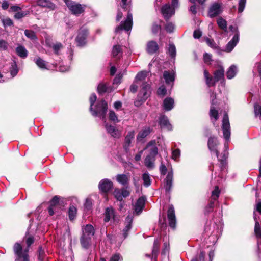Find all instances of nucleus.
Masks as SVG:
<instances>
[{"label":"nucleus","instance_id":"1","mask_svg":"<svg viewBox=\"0 0 261 261\" xmlns=\"http://www.w3.org/2000/svg\"><path fill=\"white\" fill-rule=\"evenodd\" d=\"M222 129L224 138L226 141L224 144L225 150L221 154L222 158H220V168L221 170L225 169L226 165V159L228 156V142L229 141L230 137V127L228 116L227 113H225L222 121Z\"/></svg>","mask_w":261,"mask_h":261},{"label":"nucleus","instance_id":"2","mask_svg":"<svg viewBox=\"0 0 261 261\" xmlns=\"http://www.w3.org/2000/svg\"><path fill=\"white\" fill-rule=\"evenodd\" d=\"M147 72L145 71H142L139 72L136 76L135 82H138L140 84L142 82V88L140 90L138 96L137 100L135 101V105L138 106L139 102H144L150 96V85L146 82H144L146 77Z\"/></svg>","mask_w":261,"mask_h":261},{"label":"nucleus","instance_id":"3","mask_svg":"<svg viewBox=\"0 0 261 261\" xmlns=\"http://www.w3.org/2000/svg\"><path fill=\"white\" fill-rule=\"evenodd\" d=\"M96 98L97 97L95 94L93 93L91 95L89 98L90 110L93 116L99 117L103 120L105 118L106 113L108 109V105L105 100H101L97 102L95 108L94 109L93 106Z\"/></svg>","mask_w":261,"mask_h":261},{"label":"nucleus","instance_id":"4","mask_svg":"<svg viewBox=\"0 0 261 261\" xmlns=\"http://www.w3.org/2000/svg\"><path fill=\"white\" fill-rule=\"evenodd\" d=\"M34 242L33 237L27 238L26 243L27 247L24 250L22 249L21 245L19 243H16L13 247V251L15 256V261H29L28 251L29 247Z\"/></svg>","mask_w":261,"mask_h":261},{"label":"nucleus","instance_id":"5","mask_svg":"<svg viewBox=\"0 0 261 261\" xmlns=\"http://www.w3.org/2000/svg\"><path fill=\"white\" fill-rule=\"evenodd\" d=\"M148 154L144 160V165L149 169H152L154 167L155 156L158 153V149L155 145V141H151L147 146Z\"/></svg>","mask_w":261,"mask_h":261},{"label":"nucleus","instance_id":"6","mask_svg":"<svg viewBox=\"0 0 261 261\" xmlns=\"http://www.w3.org/2000/svg\"><path fill=\"white\" fill-rule=\"evenodd\" d=\"M224 68L220 66L214 72V77L211 76L208 72L205 69L204 70V76L206 85L208 87L214 86L216 83L220 81H224Z\"/></svg>","mask_w":261,"mask_h":261},{"label":"nucleus","instance_id":"7","mask_svg":"<svg viewBox=\"0 0 261 261\" xmlns=\"http://www.w3.org/2000/svg\"><path fill=\"white\" fill-rule=\"evenodd\" d=\"M230 31L234 34L232 39L227 43L225 51L226 52L231 51L237 45L239 41L240 33L237 27L230 25L229 27Z\"/></svg>","mask_w":261,"mask_h":261},{"label":"nucleus","instance_id":"8","mask_svg":"<svg viewBox=\"0 0 261 261\" xmlns=\"http://www.w3.org/2000/svg\"><path fill=\"white\" fill-rule=\"evenodd\" d=\"M210 93L211 103V107L210 111V116L211 120L213 121V123L214 124L215 122H216L219 118L218 112L215 109L214 106L217 103V101H215L216 99V94L211 90H210Z\"/></svg>","mask_w":261,"mask_h":261},{"label":"nucleus","instance_id":"9","mask_svg":"<svg viewBox=\"0 0 261 261\" xmlns=\"http://www.w3.org/2000/svg\"><path fill=\"white\" fill-rule=\"evenodd\" d=\"M66 4L72 13L77 16L83 13L85 8V5L71 1H66Z\"/></svg>","mask_w":261,"mask_h":261},{"label":"nucleus","instance_id":"10","mask_svg":"<svg viewBox=\"0 0 261 261\" xmlns=\"http://www.w3.org/2000/svg\"><path fill=\"white\" fill-rule=\"evenodd\" d=\"M219 144L217 138L212 136L209 138L207 142V146L212 153L216 154L218 161H220V157L219 155L218 146Z\"/></svg>","mask_w":261,"mask_h":261},{"label":"nucleus","instance_id":"11","mask_svg":"<svg viewBox=\"0 0 261 261\" xmlns=\"http://www.w3.org/2000/svg\"><path fill=\"white\" fill-rule=\"evenodd\" d=\"M132 25L133 16L132 13H128L126 20L124 22H121L120 25L116 28L115 32L118 33L122 30L129 31L132 29Z\"/></svg>","mask_w":261,"mask_h":261},{"label":"nucleus","instance_id":"12","mask_svg":"<svg viewBox=\"0 0 261 261\" xmlns=\"http://www.w3.org/2000/svg\"><path fill=\"white\" fill-rule=\"evenodd\" d=\"M167 217L170 227L173 229L176 228V220L175 214V210L173 205H169L167 211Z\"/></svg>","mask_w":261,"mask_h":261},{"label":"nucleus","instance_id":"13","mask_svg":"<svg viewBox=\"0 0 261 261\" xmlns=\"http://www.w3.org/2000/svg\"><path fill=\"white\" fill-rule=\"evenodd\" d=\"M104 216L103 221L105 222H108L111 220H113L115 222L118 220L116 212L112 206H110L106 208L104 213Z\"/></svg>","mask_w":261,"mask_h":261},{"label":"nucleus","instance_id":"14","mask_svg":"<svg viewBox=\"0 0 261 261\" xmlns=\"http://www.w3.org/2000/svg\"><path fill=\"white\" fill-rule=\"evenodd\" d=\"M87 35V29L84 27L81 28L76 38V41L79 46H83L86 44Z\"/></svg>","mask_w":261,"mask_h":261},{"label":"nucleus","instance_id":"15","mask_svg":"<svg viewBox=\"0 0 261 261\" xmlns=\"http://www.w3.org/2000/svg\"><path fill=\"white\" fill-rule=\"evenodd\" d=\"M113 182L108 179H102L98 185L100 191L103 193L108 192L113 188Z\"/></svg>","mask_w":261,"mask_h":261},{"label":"nucleus","instance_id":"16","mask_svg":"<svg viewBox=\"0 0 261 261\" xmlns=\"http://www.w3.org/2000/svg\"><path fill=\"white\" fill-rule=\"evenodd\" d=\"M222 11L221 5L219 3H214L210 7L208 14L210 17H214L219 15Z\"/></svg>","mask_w":261,"mask_h":261},{"label":"nucleus","instance_id":"17","mask_svg":"<svg viewBox=\"0 0 261 261\" xmlns=\"http://www.w3.org/2000/svg\"><path fill=\"white\" fill-rule=\"evenodd\" d=\"M105 128L107 133L112 137L119 138L121 135V131L116 128L114 126L105 122Z\"/></svg>","mask_w":261,"mask_h":261},{"label":"nucleus","instance_id":"18","mask_svg":"<svg viewBox=\"0 0 261 261\" xmlns=\"http://www.w3.org/2000/svg\"><path fill=\"white\" fill-rule=\"evenodd\" d=\"M162 13L166 19H169L175 14V10L169 4H165L162 8Z\"/></svg>","mask_w":261,"mask_h":261},{"label":"nucleus","instance_id":"19","mask_svg":"<svg viewBox=\"0 0 261 261\" xmlns=\"http://www.w3.org/2000/svg\"><path fill=\"white\" fill-rule=\"evenodd\" d=\"M173 179V171H169L165 179L164 189L166 192H170L172 187Z\"/></svg>","mask_w":261,"mask_h":261},{"label":"nucleus","instance_id":"20","mask_svg":"<svg viewBox=\"0 0 261 261\" xmlns=\"http://www.w3.org/2000/svg\"><path fill=\"white\" fill-rule=\"evenodd\" d=\"M159 123L162 129H165L168 130H171L172 129V126L170 123L168 118L165 115L160 117Z\"/></svg>","mask_w":261,"mask_h":261},{"label":"nucleus","instance_id":"21","mask_svg":"<svg viewBox=\"0 0 261 261\" xmlns=\"http://www.w3.org/2000/svg\"><path fill=\"white\" fill-rule=\"evenodd\" d=\"M133 216L128 215L125 218V227L123 230V236L124 239H125L128 236V232L132 228V223L133 222Z\"/></svg>","mask_w":261,"mask_h":261},{"label":"nucleus","instance_id":"22","mask_svg":"<svg viewBox=\"0 0 261 261\" xmlns=\"http://www.w3.org/2000/svg\"><path fill=\"white\" fill-rule=\"evenodd\" d=\"M36 3L38 6L46 8L49 10H54L56 8L55 5L49 0H37Z\"/></svg>","mask_w":261,"mask_h":261},{"label":"nucleus","instance_id":"23","mask_svg":"<svg viewBox=\"0 0 261 261\" xmlns=\"http://www.w3.org/2000/svg\"><path fill=\"white\" fill-rule=\"evenodd\" d=\"M135 131L130 130L129 131L125 138V142L124 147L126 150H129L130 144L132 141L134 139L135 137Z\"/></svg>","mask_w":261,"mask_h":261},{"label":"nucleus","instance_id":"24","mask_svg":"<svg viewBox=\"0 0 261 261\" xmlns=\"http://www.w3.org/2000/svg\"><path fill=\"white\" fill-rule=\"evenodd\" d=\"M146 49L149 54L152 55L158 50L159 45L155 41H150L147 43Z\"/></svg>","mask_w":261,"mask_h":261},{"label":"nucleus","instance_id":"25","mask_svg":"<svg viewBox=\"0 0 261 261\" xmlns=\"http://www.w3.org/2000/svg\"><path fill=\"white\" fill-rule=\"evenodd\" d=\"M95 233L93 226L91 224H87L82 228V236L92 238Z\"/></svg>","mask_w":261,"mask_h":261},{"label":"nucleus","instance_id":"26","mask_svg":"<svg viewBox=\"0 0 261 261\" xmlns=\"http://www.w3.org/2000/svg\"><path fill=\"white\" fill-rule=\"evenodd\" d=\"M145 201V199L143 197H141L137 200L134 208L135 212L137 215L140 214L142 212L144 206Z\"/></svg>","mask_w":261,"mask_h":261},{"label":"nucleus","instance_id":"27","mask_svg":"<svg viewBox=\"0 0 261 261\" xmlns=\"http://www.w3.org/2000/svg\"><path fill=\"white\" fill-rule=\"evenodd\" d=\"M174 106V100L171 97L166 98L163 101V108L166 111L171 110Z\"/></svg>","mask_w":261,"mask_h":261},{"label":"nucleus","instance_id":"28","mask_svg":"<svg viewBox=\"0 0 261 261\" xmlns=\"http://www.w3.org/2000/svg\"><path fill=\"white\" fill-rule=\"evenodd\" d=\"M163 77L167 84H170L173 83L175 80V74L174 72L165 71L163 72Z\"/></svg>","mask_w":261,"mask_h":261},{"label":"nucleus","instance_id":"29","mask_svg":"<svg viewBox=\"0 0 261 261\" xmlns=\"http://www.w3.org/2000/svg\"><path fill=\"white\" fill-rule=\"evenodd\" d=\"M116 180L118 182L122 185L123 186H126L128 184L129 178L128 175L122 174H118L116 176Z\"/></svg>","mask_w":261,"mask_h":261},{"label":"nucleus","instance_id":"30","mask_svg":"<svg viewBox=\"0 0 261 261\" xmlns=\"http://www.w3.org/2000/svg\"><path fill=\"white\" fill-rule=\"evenodd\" d=\"M238 72V68L236 66L232 65L228 68L226 72V76L228 79H233Z\"/></svg>","mask_w":261,"mask_h":261},{"label":"nucleus","instance_id":"31","mask_svg":"<svg viewBox=\"0 0 261 261\" xmlns=\"http://www.w3.org/2000/svg\"><path fill=\"white\" fill-rule=\"evenodd\" d=\"M33 61L37 65V66L40 69H48L46 62L43 60L41 58L37 57L36 58H35Z\"/></svg>","mask_w":261,"mask_h":261},{"label":"nucleus","instance_id":"32","mask_svg":"<svg viewBox=\"0 0 261 261\" xmlns=\"http://www.w3.org/2000/svg\"><path fill=\"white\" fill-rule=\"evenodd\" d=\"M91 238L89 237L81 236L80 243L83 248L87 249L89 247L91 242Z\"/></svg>","mask_w":261,"mask_h":261},{"label":"nucleus","instance_id":"33","mask_svg":"<svg viewBox=\"0 0 261 261\" xmlns=\"http://www.w3.org/2000/svg\"><path fill=\"white\" fill-rule=\"evenodd\" d=\"M16 51L18 56L21 58H25L28 56V51L22 45H19L16 48Z\"/></svg>","mask_w":261,"mask_h":261},{"label":"nucleus","instance_id":"34","mask_svg":"<svg viewBox=\"0 0 261 261\" xmlns=\"http://www.w3.org/2000/svg\"><path fill=\"white\" fill-rule=\"evenodd\" d=\"M150 132V129L149 127H145L142 129L141 131L139 132L138 133L137 137V140L138 141H141L143 139L145 138L147 135H149V134Z\"/></svg>","mask_w":261,"mask_h":261},{"label":"nucleus","instance_id":"35","mask_svg":"<svg viewBox=\"0 0 261 261\" xmlns=\"http://www.w3.org/2000/svg\"><path fill=\"white\" fill-rule=\"evenodd\" d=\"M112 55L114 57L120 59L122 55L121 47L120 45L114 46L112 50Z\"/></svg>","mask_w":261,"mask_h":261},{"label":"nucleus","instance_id":"36","mask_svg":"<svg viewBox=\"0 0 261 261\" xmlns=\"http://www.w3.org/2000/svg\"><path fill=\"white\" fill-rule=\"evenodd\" d=\"M217 22L221 29L223 30L225 32H227V23L224 19L222 17L218 18Z\"/></svg>","mask_w":261,"mask_h":261},{"label":"nucleus","instance_id":"37","mask_svg":"<svg viewBox=\"0 0 261 261\" xmlns=\"http://www.w3.org/2000/svg\"><path fill=\"white\" fill-rule=\"evenodd\" d=\"M160 248V241L158 239H155L154 241L153 246L152 250V256L156 257Z\"/></svg>","mask_w":261,"mask_h":261},{"label":"nucleus","instance_id":"38","mask_svg":"<svg viewBox=\"0 0 261 261\" xmlns=\"http://www.w3.org/2000/svg\"><path fill=\"white\" fill-rule=\"evenodd\" d=\"M76 208L73 205L70 206L68 210V216L69 219L71 221L73 220L76 216Z\"/></svg>","mask_w":261,"mask_h":261},{"label":"nucleus","instance_id":"39","mask_svg":"<svg viewBox=\"0 0 261 261\" xmlns=\"http://www.w3.org/2000/svg\"><path fill=\"white\" fill-rule=\"evenodd\" d=\"M142 178L144 186L147 187L151 185V179L149 173H145L143 174Z\"/></svg>","mask_w":261,"mask_h":261},{"label":"nucleus","instance_id":"40","mask_svg":"<svg viewBox=\"0 0 261 261\" xmlns=\"http://www.w3.org/2000/svg\"><path fill=\"white\" fill-rule=\"evenodd\" d=\"M168 53L172 58H175L176 55L175 46L173 43H170L168 47Z\"/></svg>","mask_w":261,"mask_h":261},{"label":"nucleus","instance_id":"41","mask_svg":"<svg viewBox=\"0 0 261 261\" xmlns=\"http://www.w3.org/2000/svg\"><path fill=\"white\" fill-rule=\"evenodd\" d=\"M109 120L114 123H118L120 120L118 118L117 115L113 110H110L109 112Z\"/></svg>","mask_w":261,"mask_h":261},{"label":"nucleus","instance_id":"42","mask_svg":"<svg viewBox=\"0 0 261 261\" xmlns=\"http://www.w3.org/2000/svg\"><path fill=\"white\" fill-rule=\"evenodd\" d=\"M254 115L256 117L261 119V104L255 103L254 105Z\"/></svg>","mask_w":261,"mask_h":261},{"label":"nucleus","instance_id":"43","mask_svg":"<svg viewBox=\"0 0 261 261\" xmlns=\"http://www.w3.org/2000/svg\"><path fill=\"white\" fill-rule=\"evenodd\" d=\"M25 35L32 40H36L37 37L35 32L32 30H26L24 31Z\"/></svg>","mask_w":261,"mask_h":261},{"label":"nucleus","instance_id":"44","mask_svg":"<svg viewBox=\"0 0 261 261\" xmlns=\"http://www.w3.org/2000/svg\"><path fill=\"white\" fill-rule=\"evenodd\" d=\"M29 13V11L28 10L21 12L18 11L15 14L14 18L16 19H20L28 15Z\"/></svg>","mask_w":261,"mask_h":261},{"label":"nucleus","instance_id":"45","mask_svg":"<svg viewBox=\"0 0 261 261\" xmlns=\"http://www.w3.org/2000/svg\"><path fill=\"white\" fill-rule=\"evenodd\" d=\"M220 191L218 186H216L215 189L212 192V198L214 200H216L219 196Z\"/></svg>","mask_w":261,"mask_h":261},{"label":"nucleus","instance_id":"46","mask_svg":"<svg viewBox=\"0 0 261 261\" xmlns=\"http://www.w3.org/2000/svg\"><path fill=\"white\" fill-rule=\"evenodd\" d=\"M59 203V197L58 196H54L50 201V205L58 208Z\"/></svg>","mask_w":261,"mask_h":261},{"label":"nucleus","instance_id":"47","mask_svg":"<svg viewBox=\"0 0 261 261\" xmlns=\"http://www.w3.org/2000/svg\"><path fill=\"white\" fill-rule=\"evenodd\" d=\"M123 257L122 255L118 253H115L110 257V261H122Z\"/></svg>","mask_w":261,"mask_h":261},{"label":"nucleus","instance_id":"48","mask_svg":"<svg viewBox=\"0 0 261 261\" xmlns=\"http://www.w3.org/2000/svg\"><path fill=\"white\" fill-rule=\"evenodd\" d=\"M108 90V87L105 84H100L97 87V91L99 93L107 92Z\"/></svg>","mask_w":261,"mask_h":261},{"label":"nucleus","instance_id":"49","mask_svg":"<svg viewBox=\"0 0 261 261\" xmlns=\"http://www.w3.org/2000/svg\"><path fill=\"white\" fill-rule=\"evenodd\" d=\"M121 193V191L118 189H116L114 191V195L115 197L120 201H121L123 199Z\"/></svg>","mask_w":261,"mask_h":261},{"label":"nucleus","instance_id":"50","mask_svg":"<svg viewBox=\"0 0 261 261\" xmlns=\"http://www.w3.org/2000/svg\"><path fill=\"white\" fill-rule=\"evenodd\" d=\"M203 61L207 65L211 64L212 61V55L207 53H204L203 55Z\"/></svg>","mask_w":261,"mask_h":261},{"label":"nucleus","instance_id":"51","mask_svg":"<svg viewBox=\"0 0 261 261\" xmlns=\"http://www.w3.org/2000/svg\"><path fill=\"white\" fill-rule=\"evenodd\" d=\"M206 42L207 44L211 48L213 49H217L218 46L214 41V40L207 38L206 39Z\"/></svg>","mask_w":261,"mask_h":261},{"label":"nucleus","instance_id":"52","mask_svg":"<svg viewBox=\"0 0 261 261\" xmlns=\"http://www.w3.org/2000/svg\"><path fill=\"white\" fill-rule=\"evenodd\" d=\"M246 0H240L238 6V12L242 13L245 7Z\"/></svg>","mask_w":261,"mask_h":261},{"label":"nucleus","instance_id":"53","mask_svg":"<svg viewBox=\"0 0 261 261\" xmlns=\"http://www.w3.org/2000/svg\"><path fill=\"white\" fill-rule=\"evenodd\" d=\"M18 68L17 65L15 63H14L11 66V68L10 70V73L11 75L14 77L18 73Z\"/></svg>","mask_w":261,"mask_h":261},{"label":"nucleus","instance_id":"54","mask_svg":"<svg viewBox=\"0 0 261 261\" xmlns=\"http://www.w3.org/2000/svg\"><path fill=\"white\" fill-rule=\"evenodd\" d=\"M174 24L171 22H168L165 27V29L169 33H172L174 30Z\"/></svg>","mask_w":261,"mask_h":261},{"label":"nucleus","instance_id":"55","mask_svg":"<svg viewBox=\"0 0 261 261\" xmlns=\"http://www.w3.org/2000/svg\"><path fill=\"white\" fill-rule=\"evenodd\" d=\"M167 90L165 86H161L158 90V94L159 95L165 96L166 94Z\"/></svg>","mask_w":261,"mask_h":261},{"label":"nucleus","instance_id":"56","mask_svg":"<svg viewBox=\"0 0 261 261\" xmlns=\"http://www.w3.org/2000/svg\"><path fill=\"white\" fill-rule=\"evenodd\" d=\"M63 46L61 43H57L53 45V48L56 54H59V51L62 48Z\"/></svg>","mask_w":261,"mask_h":261},{"label":"nucleus","instance_id":"57","mask_svg":"<svg viewBox=\"0 0 261 261\" xmlns=\"http://www.w3.org/2000/svg\"><path fill=\"white\" fill-rule=\"evenodd\" d=\"M92 206V201L89 199H87L84 204L85 210L88 211H89Z\"/></svg>","mask_w":261,"mask_h":261},{"label":"nucleus","instance_id":"58","mask_svg":"<svg viewBox=\"0 0 261 261\" xmlns=\"http://www.w3.org/2000/svg\"><path fill=\"white\" fill-rule=\"evenodd\" d=\"M180 155V151L179 149H176L172 151V158L176 160Z\"/></svg>","mask_w":261,"mask_h":261},{"label":"nucleus","instance_id":"59","mask_svg":"<svg viewBox=\"0 0 261 261\" xmlns=\"http://www.w3.org/2000/svg\"><path fill=\"white\" fill-rule=\"evenodd\" d=\"M138 84H139L138 82H135L130 85L129 90L130 92L133 93H135L137 91V88H138Z\"/></svg>","mask_w":261,"mask_h":261},{"label":"nucleus","instance_id":"60","mask_svg":"<svg viewBox=\"0 0 261 261\" xmlns=\"http://www.w3.org/2000/svg\"><path fill=\"white\" fill-rule=\"evenodd\" d=\"M57 211L58 208L54 207L53 206L49 205V206L48 208V212L50 216L53 215Z\"/></svg>","mask_w":261,"mask_h":261},{"label":"nucleus","instance_id":"61","mask_svg":"<svg viewBox=\"0 0 261 261\" xmlns=\"http://www.w3.org/2000/svg\"><path fill=\"white\" fill-rule=\"evenodd\" d=\"M204 253L203 251H200L198 256V259L197 258L193 259L191 261H204Z\"/></svg>","mask_w":261,"mask_h":261},{"label":"nucleus","instance_id":"62","mask_svg":"<svg viewBox=\"0 0 261 261\" xmlns=\"http://www.w3.org/2000/svg\"><path fill=\"white\" fill-rule=\"evenodd\" d=\"M70 69V67L69 66L66 65H60L59 67V71L62 72H64L68 71Z\"/></svg>","mask_w":261,"mask_h":261},{"label":"nucleus","instance_id":"63","mask_svg":"<svg viewBox=\"0 0 261 261\" xmlns=\"http://www.w3.org/2000/svg\"><path fill=\"white\" fill-rule=\"evenodd\" d=\"M202 35V32L200 30H196L193 33V37L195 39L199 38Z\"/></svg>","mask_w":261,"mask_h":261},{"label":"nucleus","instance_id":"64","mask_svg":"<svg viewBox=\"0 0 261 261\" xmlns=\"http://www.w3.org/2000/svg\"><path fill=\"white\" fill-rule=\"evenodd\" d=\"M8 47V43L3 40H0V48L6 50Z\"/></svg>","mask_w":261,"mask_h":261}]
</instances>
